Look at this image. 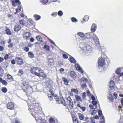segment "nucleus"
<instances>
[{
    "mask_svg": "<svg viewBox=\"0 0 123 123\" xmlns=\"http://www.w3.org/2000/svg\"><path fill=\"white\" fill-rule=\"evenodd\" d=\"M54 61L52 58H48L47 63L49 65L51 66L53 64Z\"/></svg>",
    "mask_w": 123,
    "mask_h": 123,
    "instance_id": "17",
    "label": "nucleus"
},
{
    "mask_svg": "<svg viewBox=\"0 0 123 123\" xmlns=\"http://www.w3.org/2000/svg\"><path fill=\"white\" fill-rule=\"evenodd\" d=\"M7 108L10 110H14V105L12 102H9L7 104Z\"/></svg>",
    "mask_w": 123,
    "mask_h": 123,
    "instance_id": "10",
    "label": "nucleus"
},
{
    "mask_svg": "<svg viewBox=\"0 0 123 123\" xmlns=\"http://www.w3.org/2000/svg\"><path fill=\"white\" fill-rule=\"evenodd\" d=\"M114 85L115 84L114 81L112 80H111L110 82L109 86L111 90H112L114 89Z\"/></svg>",
    "mask_w": 123,
    "mask_h": 123,
    "instance_id": "12",
    "label": "nucleus"
},
{
    "mask_svg": "<svg viewBox=\"0 0 123 123\" xmlns=\"http://www.w3.org/2000/svg\"><path fill=\"white\" fill-rule=\"evenodd\" d=\"M15 3L18 4V8H19V11H21V6L20 5L21 4V2L19 0H15Z\"/></svg>",
    "mask_w": 123,
    "mask_h": 123,
    "instance_id": "20",
    "label": "nucleus"
},
{
    "mask_svg": "<svg viewBox=\"0 0 123 123\" xmlns=\"http://www.w3.org/2000/svg\"><path fill=\"white\" fill-rule=\"evenodd\" d=\"M20 11H19V8H18V7L16 9V12H15L14 13V14H17V13H18Z\"/></svg>",
    "mask_w": 123,
    "mask_h": 123,
    "instance_id": "53",
    "label": "nucleus"
},
{
    "mask_svg": "<svg viewBox=\"0 0 123 123\" xmlns=\"http://www.w3.org/2000/svg\"><path fill=\"white\" fill-rule=\"evenodd\" d=\"M81 87L84 90H86V84H82L81 85Z\"/></svg>",
    "mask_w": 123,
    "mask_h": 123,
    "instance_id": "38",
    "label": "nucleus"
},
{
    "mask_svg": "<svg viewBox=\"0 0 123 123\" xmlns=\"http://www.w3.org/2000/svg\"><path fill=\"white\" fill-rule=\"evenodd\" d=\"M75 73L74 71H71L70 73V75L72 77H74L75 76Z\"/></svg>",
    "mask_w": 123,
    "mask_h": 123,
    "instance_id": "35",
    "label": "nucleus"
},
{
    "mask_svg": "<svg viewBox=\"0 0 123 123\" xmlns=\"http://www.w3.org/2000/svg\"><path fill=\"white\" fill-rule=\"evenodd\" d=\"M20 74L22 75H23L24 74V72L23 70L20 69L19 70L18 74Z\"/></svg>",
    "mask_w": 123,
    "mask_h": 123,
    "instance_id": "51",
    "label": "nucleus"
},
{
    "mask_svg": "<svg viewBox=\"0 0 123 123\" xmlns=\"http://www.w3.org/2000/svg\"><path fill=\"white\" fill-rule=\"evenodd\" d=\"M55 98L56 100V101L58 102H60V99L58 97L57 95H56L54 97Z\"/></svg>",
    "mask_w": 123,
    "mask_h": 123,
    "instance_id": "44",
    "label": "nucleus"
},
{
    "mask_svg": "<svg viewBox=\"0 0 123 123\" xmlns=\"http://www.w3.org/2000/svg\"><path fill=\"white\" fill-rule=\"evenodd\" d=\"M72 118L74 123H79L78 120L76 119V117L75 116H73Z\"/></svg>",
    "mask_w": 123,
    "mask_h": 123,
    "instance_id": "29",
    "label": "nucleus"
},
{
    "mask_svg": "<svg viewBox=\"0 0 123 123\" xmlns=\"http://www.w3.org/2000/svg\"><path fill=\"white\" fill-rule=\"evenodd\" d=\"M4 60V59L3 58L0 57V63L2 62Z\"/></svg>",
    "mask_w": 123,
    "mask_h": 123,
    "instance_id": "62",
    "label": "nucleus"
},
{
    "mask_svg": "<svg viewBox=\"0 0 123 123\" xmlns=\"http://www.w3.org/2000/svg\"><path fill=\"white\" fill-rule=\"evenodd\" d=\"M6 33L8 35H11V33L10 30L8 29H7L6 30Z\"/></svg>",
    "mask_w": 123,
    "mask_h": 123,
    "instance_id": "40",
    "label": "nucleus"
},
{
    "mask_svg": "<svg viewBox=\"0 0 123 123\" xmlns=\"http://www.w3.org/2000/svg\"><path fill=\"white\" fill-rule=\"evenodd\" d=\"M121 72V70L120 68H118L117 70L115 71L116 73L118 74H120Z\"/></svg>",
    "mask_w": 123,
    "mask_h": 123,
    "instance_id": "34",
    "label": "nucleus"
},
{
    "mask_svg": "<svg viewBox=\"0 0 123 123\" xmlns=\"http://www.w3.org/2000/svg\"><path fill=\"white\" fill-rule=\"evenodd\" d=\"M8 78L10 79L11 81L12 80L13 78L12 76L9 74H8L7 75Z\"/></svg>",
    "mask_w": 123,
    "mask_h": 123,
    "instance_id": "46",
    "label": "nucleus"
},
{
    "mask_svg": "<svg viewBox=\"0 0 123 123\" xmlns=\"http://www.w3.org/2000/svg\"><path fill=\"white\" fill-rule=\"evenodd\" d=\"M63 57L64 58L66 59V58H68V55H67L65 54H64L63 55Z\"/></svg>",
    "mask_w": 123,
    "mask_h": 123,
    "instance_id": "59",
    "label": "nucleus"
},
{
    "mask_svg": "<svg viewBox=\"0 0 123 123\" xmlns=\"http://www.w3.org/2000/svg\"><path fill=\"white\" fill-rule=\"evenodd\" d=\"M78 35L80 36V37H82L84 40H85V37L86 36L87 34H85L82 32H79L77 33Z\"/></svg>",
    "mask_w": 123,
    "mask_h": 123,
    "instance_id": "16",
    "label": "nucleus"
},
{
    "mask_svg": "<svg viewBox=\"0 0 123 123\" xmlns=\"http://www.w3.org/2000/svg\"><path fill=\"white\" fill-rule=\"evenodd\" d=\"M92 103L94 106H95L94 109L97 108V106L96 105L97 104V102L95 100H93L92 101Z\"/></svg>",
    "mask_w": 123,
    "mask_h": 123,
    "instance_id": "30",
    "label": "nucleus"
},
{
    "mask_svg": "<svg viewBox=\"0 0 123 123\" xmlns=\"http://www.w3.org/2000/svg\"><path fill=\"white\" fill-rule=\"evenodd\" d=\"M15 60L17 63L19 65H21L23 64V62L22 59L20 57H17L15 58Z\"/></svg>",
    "mask_w": 123,
    "mask_h": 123,
    "instance_id": "9",
    "label": "nucleus"
},
{
    "mask_svg": "<svg viewBox=\"0 0 123 123\" xmlns=\"http://www.w3.org/2000/svg\"><path fill=\"white\" fill-rule=\"evenodd\" d=\"M62 80L63 81L64 84L66 85H68L69 81L66 78L63 77L62 78Z\"/></svg>",
    "mask_w": 123,
    "mask_h": 123,
    "instance_id": "21",
    "label": "nucleus"
},
{
    "mask_svg": "<svg viewBox=\"0 0 123 123\" xmlns=\"http://www.w3.org/2000/svg\"><path fill=\"white\" fill-rule=\"evenodd\" d=\"M92 37L91 39L92 41H94L96 44L99 43V40L96 35L93 33H92Z\"/></svg>",
    "mask_w": 123,
    "mask_h": 123,
    "instance_id": "6",
    "label": "nucleus"
},
{
    "mask_svg": "<svg viewBox=\"0 0 123 123\" xmlns=\"http://www.w3.org/2000/svg\"><path fill=\"white\" fill-rule=\"evenodd\" d=\"M67 100L68 101V102L69 103L70 107L71 109H72L73 107V103L70 97H68L67 98Z\"/></svg>",
    "mask_w": 123,
    "mask_h": 123,
    "instance_id": "8",
    "label": "nucleus"
},
{
    "mask_svg": "<svg viewBox=\"0 0 123 123\" xmlns=\"http://www.w3.org/2000/svg\"><path fill=\"white\" fill-rule=\"evenodd\" d=\"M98 115L99 116H101L100 119L101 120L100 123H104L105 122V117L103 115H102V111L101 110H99L98 111Z\"/></svg>",
    "mask_w": 123,
    "mask_h": 123,
    "instance_id": "7",
    "label": "nucleus"
},
{
    "mask_svg": "<svg viewBox=\"0 0 123 123\" xmlns=\"http://www.w3.org/2000/svg\"><path fill=\"white\" fill-rule=\"evenodd\" d=\"M86 93L85 92H84L82 94V98L83 99H84L85 98L86 96Z\"/></svg>",
    "mask_w": 123,
    "mask_h": 123,
    "instance_id": "52",
    "label": "nucleus"
},
{
    "mask_svg": "<svg viewBox=\"0 0 123 123\" xmlns=\"http://www.w3.org/2000/svg\"><path fill=\"white\" fill-rule=\"evenodd\" d=\"M39 77H42L43 78H45L46 77V74L44 73L43 72V71H41L39 75L38 76Z\"/></svg>",
    "mask_w": 123,
    "mask_h": 123,
    "instance_id": "23",
    "label": "nucleus"
},
{
    "mask_svg": "<svg viewBox=\"0 0 123 123\" xmlns=\"http://www.w3.org/2000/svg\"><path fill=\"white\" fill-rule=\"evenodd\" d=\"M87 34V35H86V36H85V40L86 39L88 38H90V35H91L92 34L91 33H86L85 34Z\"/></svg>",
    "mask_w": 123,
    "mask_h": 123,
    "instance_id": "28",
    "label": "nucleus"
},
{
    "mask_svg": "<svg viewBox=\"0 0 123 123\" xmlns=\"http://www.w3.org/2000/svg\"><path fill=\"white\" fill-rule=\"evenodd\" d=\"M34 17L36 20H38L41 18V16L39 15L35 14L34 16Z\"/></svg>",
    "mask_w": 123,
    "mask_h": 123,
    "instance_id": "24",
    "label": "nucleus"
},
{
    "mask_svg": "<svg viewBox=\"0 0 123 123\" xmlns=\"http://www.w3.org/2000/svg\"><path fill=\"white\" fill-rule=\"evenodd\" d=\"M11 63L12 64H13V65L15 64L16 63L15 61L13 59L11 61Z\"/></svg>",
    "mask_w": 123,
    "mask_h": 123,
    "instance_id": "60",
    "label": "nucleus"
},
{
    "mask_svg": "<svg viewBox=\"0 0 123 123\" xmlns=\"http://www.w3.org/2000/svg\"><path fill=\"white\" fill-rule=\"evenodd\" d=\"M89 107L91 109H93V108H95L94 106H92V105H89Z\"/></svg>",
    "mask_w": 123,
    "mask_h": 123,
    "instance_id": "63",
    "label": "nucleus"
},
{
    "mask_svg": "<svg viewBox=\"0 0 123 123\" xmlns=\"http://www.w3.org/2000/svg\"><path fill=\"white\" fill-rule=\"evenodd\" d=\"M13 123H19V122L17 119H15L13 121Z\"/></svg>",
    "mask_w": 123,
    "mask_h": 123,
    "instance_id": "55",
    "label": "nucleus"
},
{
    "mask_svg": "<svg viewBox=\"0 0 123 123\" xmlns=\"http://www.w3.org/2000/svg\"><path fill=\"white\" fill-rule=\"evenodd\" d=\"M0 43L3 45H4L5 44V42L4 41L2 40L0 41Z\"/></svg>",
    "mask_w": 123,
    "mask_h": 123,
    "instance_id": "64",
    "label": "nucleus"
},
{
    "mask_svg": "<svg viewBox=\"0 0 123 123\" xmlns=\"http://www.w3.org/2000/svg\"><path fill=\"white\" fill-rule=\"evenodd\" d=\"M71 91L72 92H73L75 94H77L78 93V91L77 90L75 89H72L71 90Z\"/></svg>",
    "mask_w": 123,
    "mask_h": 123,
    "instance_id": "33",
    "label": "nucleus"
},
{
    "mask_svg": "<svg viewBox=\"0 0 123 123\" xmlns=\"http://www.w3.org/2000/svg\"><path fill=\"white\" fill-rule=\"evenodd\" d=\"M60 98H59L60 101V102H57V103L59 104H61L64 105L66 106V103L64 99L63 98L62 95L61 93H60Z\"/></svg>",
    "mask_w": 123,
    "mask_h": 123,
    "instance_id": "5",
    "label": "nucleus"
},
{
    "mask_svg": "<svg viewBox=\"0 0 123 123\" xmlns=\"http://www.w3.org/2000/svg\"><path fill=\"white\" fill-rule=\"evenodd\" d=\"M98 65L100 67H103L105 64L104 59L101 57H99L98 61Z\"/></svg>",
    "mask_w": 123,
    "mask_h": 123,
    "instance_id": "4",
    "label": "nucleus"
},
{
    "mask_svg": "<svg viewBox=\"0 0 123 123\" xmlns=\"http://www.w3.org/2000/svg\"><path fill=\"white\" fill-rule=\"evenodd\" d=\"M113 95L114 96L115 98L116 99L117 98V94L116 93L114 92L113 93Z\"/></svg>",
    "mask_w": 123,
    "mask_h": 123,
    "instance_id": "57",
    "label": "nucleus"
},
{
    "mask_svg": "<svg viewBox=\"0 0 123 123\" xmlns=\"http://www.w3.org/2000/svg\"><path fill=\"white\" fill-rule=\"evenodd\" d=\"M44 48L46 50L49 51V47L47 45H45L44 47Z\"/></svg>",
    "mask_w": 123,
    "mask_h": 123,
    "instance_id": "36",
    "label": "nucleus"
},
{
    "mask_svg": "<svg viewBox=\"0 0 123 123\" xmlns=\"http://www.w3.org/2000/svg\"><path fill=\"white\" fill-rule=\"evenodd\" d=\"M49 121L50 123H54L55 121L54 119L52 118H51L49 119Z\"/></svg>",
    "mask_w": 123,
    "mask_h": 123,
    "instance_id": "50",
    "label": "nucleus"
},
{
    "mask_svg": "<svg viewBox=\"0 0 123 123\" xmlns=\"http://www.w3.org/2000/svg\"><path fill=\"white\" fill-rule=\"evenodd\" d=\"M75 66L76 69L77 70H79L80 69V68H81L79 64L77 63L75 65Z\"/></svg>",
    "mask_w": 123,
    "mask_h": 123,
    "instance_id": "31",
    "label": "nucleus"
},
{
    "mask_svg": "<svg viewBox=\"0 0 123 123\" xmlns=\"http://www.w3.org/2000/svg\"><path fill=\"white\" fill-rule=\"evenodd\" d=\"M13 43H11L9 44L8 46V47L9 48H11L13 46Z\"/></svg>",
    "mask_w": 123,
    "mask_h": 123,
    "instance_id": "54",
    "label": "nucleus"
},
{
    "mask_svg": "<svg viewBox=\"0 0 123 123\" xmlns=\"http://www.w3.org/2000/svg\"><path fill=\"white\" fill-rule=\"evenodd\" d=\"M58 14L60 16H62L63 14V12L62 11H59L58 12Z\"/></svg>",
    "mask_w": 123,
    "mask_h": 123,
    "instance_id": "43",
    "label": "nucleus"
},
{
    "mask_svg": "<svg viewBox=\"0 0 123 123\" xmlns=\"http://www.w3.org/2000/svg\"><path fill=\"white\" fill-rule=\"evenodd\" d=\"M21 27L20 25H16L14 28V30L15 31L18 32L21 29Z\"/></svg>",
    "mask_w": 123,
    "mask_h": 123,
    "instance_id": "19",
    "label": "nucleus"
},
{
    "mask_svg": "<svg viewBox=\"0 0 123 123\" xmlns=\"http://www.w3.org/2000/svg\"><path fill=\"white\" fill-rule=\"evenodd\" d=\"M24 50L26 52H28L29 50V48L28 47H26L24 48Z\"/></svg>",
    "mask_w": 123,
    "mask_h": 123,
    "instance_id": "49",
    "label": "nucleus"
},
{
    "mask_svg": "<svg viewBox=\"0 0 123 123\" xmlns=\"http://www.w3.org/2000/svg\"><path fill=\"white\" fill-rule=\"evenodd\" d=\"M2 83L5 86L7 85L8 84L6 81L5 80H3V81H2Z\"/></svg>",
    "mask_w": 123,
    "mask_h": 123,
    "instance_id": "48",
    "label": "nucleus"
},
{
    "mask_svg": "<svg viewBox=\"0 0 123 123\" xmlns=\"http://www.w3.org/2000/svg\"><path fill=\"white\" fill-rule=\"evenodd\" d=\"M35 71V74L36 75L38 76L40 74V73L41 71H42V70H41L40 68H37V69Z\"/></svg>",
    "mask_w": 123,
    "mask_h": 123,
    "instance_id": "14",
    "label": "nucleus"
},
{
    "mask_svg": "<svg viewBox=\"0 0 123 123\" xmlns=\"http://www.w3.org/2000/svg\"><path fill=\"white\" fill-rule=\"evenodd\" d=\"M29 56L30 58H33V55L32 53L31 52H29L28 53Z\"/></svg>",
    "mask_w": 123,
    "mask_h": 123,
    "instance_id": "42",
    "label": "nucleus"
},
{
    "mask_svg": "<svg viewBox=\"0 0 123 123\" xmlns=\"http://www.w3.org/2000/svg\"><path fill=\"white\" fill-rule=\"evenodd\" d=\"M80 108L83 111H85L86 109V108L84 107H80Z\"/></svg>",
    "mask_w": 123,
    "mask_h": 123,
    "instance_id": "56",
    "label": "nucleus"
},
{
    "mask_svg": "<svg viewBox=\"0 0 123 123\" xmlns=\"http://www.w3.org/2000/svg\"><path fill=\"white\" fill-rule=\"evenodd\" d=\"M28 110L30 111L31 114L35 118L37 123H47L45 120L42 118L41 117L38 115L39 114V110H36V111H34V110L31 108V109L29 108Z\"/></svg>",
    "mask_w": 123,
    "mask_h": 123,
    "instance_id": "1",
    "label": "nucleus"
},
{
    "mask_svg": "<svg viewBox=\"0 0 123 123\" xmlns=\"http://www.w3.org/2000/svg\"><path fill=\"white\" fill-rule=\"evenodd\" d=\"M31 33L30 32H26L24 33L23 37L24 38H26L27 39H29Z\"/></svg>",
    "mask_w": 123,
    "mask_h": 123,
    "instance_id": "11",
    "label": "nucleus"
},
{
    "mask_svg": "<svg viewBox=\"0 0 123 123\" xmlns=\"http://www.w3.org/2000/svg\"><path fill=\"white\" fill-rule=\"evenodd\" d=\"M10 54L9 53L6 54L4 57V59L5 60H7Z\"/></svg>",
    "mask_w": 123,
    "mask_h": 123,
    "instance_id": "47",
    "label": "nucleus"
},
{
    "mask_svg": "<svg viewBox=\"0 0 123 123\" xmlns=\"http://www.w3.org/2000/svg\"><path fill=\"white\" fill-rule=\"evenodd\" d=\"M37 69V68H31V72L32 73H34L35 74V71Z\"/></svg>",
    "mask_w": 123,
    "mask_h": 123,
    "instance_id": "32",
    "label": "nucleus"
},
{
    "mask_svg": "<svg viewBox=\"0 0 123 123\" xmlns=\"http://www.w3.org/2000/svg\"><path fill=\"white\" fill-rule=\"evenodd\" d=\"M23 86L22 88L24 90V91L26 93V95L31 94L33 92V90L32 87H26V89H24L25 88H24L25 85H23Z\"/></svg>",
    "mask_w": 123,
    "mask_h": 123,
    "instance_id": "3",
    "label": "nucleus"
},
{
    "mask_svg": "<svg viewBox=\"0 0 123 123\" xmlns=\"http://www.w3.org/2000/svg\"><path fill=\"white\" fill-rule=\"evenodd\" d=\"M96 27L95 24H92L91 28V31L92 32H94L96 31Z\"/></svg>",
    "mask_w": 123,
    "mask_h": 123,
    "instance_id": "15",
    "label": "nucleus"
},
{
    "mask_svg": "<svg viewBox=\"0 0 123 123\" xmlns=\"http://www.w3.org/2000/svg\"><path fill=\"white\" fill-rule=\"evenodd\" d=\"M72 21L73 22H77L78 21L74 17H72L71 18Z\"/></svg>",
    "mask_w": 123,
    "mask_h": 123,
    "instance_id": "45",
    "label": "nucleus"
},
{
    "mask_svg": "<svg viewBox=\"0 0 123 123\" xmlns=\"http://www.w3.org/2000/svg\"><path fill=\"white\" fill-rule=\"evenodd\" d=\"M1 91L5 93L7 92V90L6 87H4L2 88Z\"/></svg>",
    "mask_w": 123,
    "mask_h": 123,
    "instance_id": "37",
    "label": "nucleus"
},
{
    "mask_svg": "<svg viewBox=\"0 0 123 123\" xmlns=\"http://www.w3.org/2000/svg\"><path fill=\"white\" fill-rule=\"evenodd\" d=\"M35 71V74L36 75L38 76L40 74V73L41 71H42V70H41L40 68H37V69Z\"/></svg>",
    "mask_w": 123,
    "mask_h": 123,
    "instance_id": "13",
    "label": "nucleus"
},
{
    "mask_svg": "<svg viewBox=\"0 0 123 123\" xmlns=\"http://www.w3.org/2000/svg\"><path fill=\"white\" fill-rule=\"evenodd\" d=\"M80 81H85L86 82H87L88 81V80L86 78L84 77H83L82 78H81L80 80Z\"/></svg>",
    "mask_w": 123,
    "mask_h": 123,
    "instance_id": "41",
    "label": "nucleus"
},
{
    "mask_svg": "<svg viewBox=\"0 0 123 123\" xmlns=\"http://www.w3.org/2000/svg\"><path fill=\"white\" fill-rule=\"evenodd\" d=\"M51 93L52 96H54V97L56 95V94L53 93V91H51Z\"/></svg>",
    "mask_w": 123,
    "mask_h": 123,
    "instance_id": "61",
    "label": "nucleus"
},
{
    "mask_svg": "<svg viewBox=\"0 0 123 123\" xmlns=\"http://www.w3.org/2000/svg\"><path fill=\"white\" fill-rule=\"evenodd\" d=\"M34 39L33 37H31L30 39V41L31 42H33L34 41Z\"/></svg>",
    "mask_w": 123,
    "mask_h": 123,
    "instance_id": "58",
    "label": "nucleus"
},
{
    "mask_svg": "<svg viewBox=\"0 0 123 123\" xmlns=\"http://www.w3.org/2000/svg\"><path fill=\"white\" fill-rule=\"evenodd\" d=\"M85 43V46L82 48V54L83 55H90L92 51L91 46L90 44L91 43L90 41L88 42L85 40L84 42Z\"/></svg>",
    "mask_w": 123,
    "mask_h": 123,
    "instance_id": "2",
    "label": "nucleus"
},
{
    "mask_svg": "<svg viewBox=\"0 0 123 123\" xmlns=\"http://www.w3.org/2000/svg\"><path fill=\"white\" fill-rule=\"evenodd\" d=\"M36 38L38 41H40L41 42H43V41L42 38L40 36H37L36 37Z\"/></svg>",
    "mask_w": 123,
    "mask_h": 123,
    "instance_id": "27",
    "label": "nucleus"
},
{
    "mask_svg": "<svg viewBox=\"0 0 123 123\" xmlns=\"http://www.w3.org/2000/svg\"><path fill=\"white\" fill-rule=\"evenodd\" d=\"M40 1L43 4H49L51 2L50 0H40Z\"/></svg>",
    "mask_w": 123,
    "mask_h": 123,
    "instance_id": "18",
    "label": "nucleus"
},
{
    "mask_svg": "<svg viewBox=\"0 0 123 123\" xmlns=\"http://www.w3.org/2000/svg\"><path fill=\"white\" fill-rule=\"evenodd\" d=\"M78 115L80 120H83L84 117L83 115L80 113H78Z\"/></svg>",
    "mask_w": 123,
    "mask_h": 123,
    "instance_id": "22",
    "label": "nucleus"
},
{
    "mask_svg": "<svg viewBox=\"0 0 123 123\" xmlns=\"http://www.w3.org/2000/svg\"><path fill=\"white\" fill-rule=\"evenodd\" d=\"M75 98L76 100L78 101H82V99L81 98V97L80 96L76 95L75 96Z\"/></svg>",
    "mask_w": 123,
    "mask_h": 123,
    "instance_id": "25",
    "label": "nucleus"
},
{
    "mask_svg": "<svg viewBox=\"0 0 123 123\" xmlns=\"http://www.w3.org/2000/svg\"><path fill=\"white\" fill-rule=\"evenodd\" d=\"M19 23L20 24L24 25L26 23V21L25 20H19Z\"/></svg>",
    "mask_w": 123,
    "mask_h": 123,
    "instance_id": "39",
    "label": "nucleus"
},
{
    "mask_svg": "<svg viewBox=\"0 0 123 123\" xmlns=\"http://www.w3.org/2000/svg\"><path fill=\"white\" fill-rule=\"evenodd\" d=\"M70 61L72 63H75L76 62V61L74 57L70 56Z\"/></svg>",
    "mask_w": 123,
    "mask_h": 123,
    "instance_id": "26",
    "label": "nucleus"
}]
</instances>
